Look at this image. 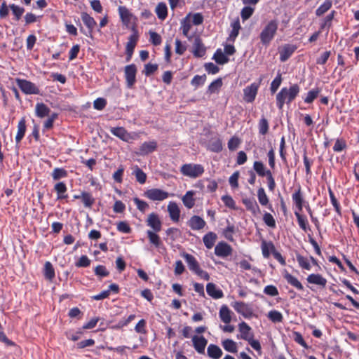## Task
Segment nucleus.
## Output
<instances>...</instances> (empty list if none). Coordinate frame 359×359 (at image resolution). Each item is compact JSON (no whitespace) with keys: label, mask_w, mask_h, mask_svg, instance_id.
<instances>
[{"label":"nucleus","mask_w":359,"mask_h":359,"mask_svg":"<svg viewBox=\"0 0 359 359\" xmlns=\"http://www.w3.org/2000/svg\"><path fill=\"white\" fill-rule=\"evenodd\" d=\"M146 224L151 229L146 232L149 244L159 252L165 251L166 248L158 233L161 231L163 226V222L159 215L154 212L149 214L146 219Z\"/></svg>","instance_id":"1"},{"label":"nucleus","mask_w":359,"mask_h":359,"mask_svg":"<svg viewBox=\"0 0 359 359\" xmlns=\"http://www.w3.org/2000/svg\"><path fill=\"white\" fill-rule=\"evenodd\" d=\"M300 87L295 83L290 86L289 88H283L276 95V106L279 109H282L285 103L290 104L299 95Z\"/></svg>","instance_id":"2"},{"label":"nucleus","mask_w":359,"mask_h":359,"mask_svg":"<svg viewBox=\"0 0 359 359\" xmlns=\"http://www.w3.org/2000/svg\"><path fill=\"white\" fill-rule=\"evenodd\" d=\"M278 28V21L276 19L271 20L264 26L260 34L261 43L267 47L274 39Z\"/></svg>","instance_id":"3"},{"label":"nucleus","mask_w":359,"mask_h":359,"mask_svg":"<svg viewBox=\"0 0 359 359\" xmlns=\"http://www.w3.org/2000/svg\"><path fill=\"white\" fill-rule=\"evenodd\" d=\"M181 256L185 259L189 269L191 271L205 280H210V277L209 273L201 268L198 262L194 256L185 252L182 253Z\"/></svg>","instance_id":"4"},{"label":"nucleus","mask_w":359,"mask_h":359,"mask_svg":"<svg viewBox=\"0 0 359 359\" xmlns=\"http://www.w3.org/2000/svg\"><path fill=\"white\" fill-rule=\"evenodd\" d=\"M238 329L241 333L240 338L247 341L257 351H260L262 349L261 344L258 340L254 339V334L251 327L245 322H241L238 325Z\"/></svg>","instance_id":"5"},{"label":"nucleus","mask_w":359,"mask_h":359,"mask_svg":"<svg viewBox=\"0 0 359 359\" xmlns=\"http://www.w3.org/2000/svg\"><path fill=\"white\" fill-rule=\"evenodd\" d=\"M180 172L184 176L196 179L204 173L205 169L201 164L186 163L181 166Z\"/></svg>","instance_id":"6"},{"label":"nucleus","mask_w":359,"mask_h":359,"mask_svg":"<svg viewBox=\"0 0 359 359\" xmlns=\"http://www.w3.org/2000/svg\"><path fill=\"white\" fill-rule=\"evenodd\" d=\"M143 196L152 201H163L169 197V193L158 188H152L146 190Z\"/></svg>","instance_id":"7"},{"label":"nucleus","mask_w":359,"mask_h":359,"mask_svg":"<svg viewBox=\"0 0 359 359\" xmlns=\"http://www.w3.org/2000/svg\"><path fill=\"white\" fill-rule=\"evenodd\" d=\"M16 83L22 90L26 95H39L40 94L39 88L32 82L22 79H16Z\"/></svg>","instance_id":"8"},{"label":"nucleus","mask_w":359,"mask_h":359,"mask_svg":"<svg viewBox=\"0 0 359 359\" xmlns=\"http://www.w3.org/2000/svg\"><path fill=\"white\" fill-rule=\"evenodd\" d=\"M262 81L260 78L259 82H254L243 89V100L246 102L251 103L255 100Z\"/></svg>","instance_id":"9"},{"label":"nucleus","mask_w":359,"mask_h":359,"mask_svg":"<svg viewBox=\"0 0 359 359\" xmlns=\"http://www.w3.org/2000/svg\"><path fill=\"white\" fill-rule=\"evenodd\" d=\"M139 39L138 32L135 28H133V34L129 36L128 41L126 43V61L130 60L133 54L135 48Z\"/></svg>","instance_id":"10"},{"label":"nucleus","mask_w":359,"mask_h":359,"mask_svg":"<svg viewBox=\"0 0 359 359\" xmlns=\"http://www.w3.org/2000/svg\"><path fill=\"white\" fill-rule=\"evenodd\" d=\"M81 18L84 23V25L86 26L88 29L87 32H83V28L81 27L80 30L81 32H83L86 36L92 38L93 37V33L95 29V27L97 25V22L95 20V19L91 17L88 13L86 12H83L81 14Z\"/></svg>","instance_id":"11"},{"label":"nucleus","mask_w":359,"mask_h":359,"mask_svg":"<svg viewBox=\"0 0 359 359\" xmlns=\"http://www.w3.org/2000/svg\"><path fill=\"white\" fill-rule=\"evenodd\" d=\"M126 86L132 88L136 83L137 67L135 64L128 65L124 69Z\"/></svg>","instance_id":"12"},{"label":"nucleus","mask_w":359,"mask_h":359,"mask_svg":"<svg viewBox=\"0 0 359 359\" xmlns=\"http://www.w3.org/2000/svg\"><path fill=\"white\" fill-rule=\"evenodd\" d=\"M292 199L297 208L296 211L302 212L306 201L300 185H298L297 188L292 194Z\"/></svg>","instance_id":"13"},{"label":"nucleus","mask_w":359,"mask_h":359,"mask_svg":"<svg viewBox=\"0 0 359 359\" xmlns=\"http://www.w3.org/2000/svg\"><path fill=\"white\" fill-rule=\"evenodd\" d=\"M306 281L309 284L318 286L320 289L325 288L327 280L320 273H311L306 277Z\"/></svg>","instance_id":"14"},{"label":"nucleus","mask_w":359,"mask_h":359,"mask_svg":"<svg viewBox=\"0 0 359 359\" xmlns=\"http://www.w3.org/2000/svg\"><path fill=\"white\" fill-rule=\"evenodd\" d=\"M242 203L245 205L246 210L250 212L253 215H257L260 212L259 206L254 198H243Z\"/></svg>","instance_id":"15"},{"label":"nucleus","mask_w":359,"mask_h":359,"mask_svg":"<svg viewBox=\"0 0 359 359\" xmlns=\"http://www.w3.org/2000/svg\"><path fill=\"white\" fill-rule=\"evenodd\" d=\"M232 253L231 247L225 242H219L215 248V254L221 257H226Z\"/></svg>","instance_id":"16"},{"label":"nucleus","mask_w":359,"mask_h":359,"mask_svg":"<svg viewBox=\"0 0 359 359\" xmlns=\"http://www.w3.org/2000/svg\"><path fill=\"white\" fill-rule=\"evenodd\" d=\"M187 225L194 231H200L205 226L206 222L200 216L194 215L188 220Z\"/></svg>","instance_id":"17"},{"label":"nucleus","mask_w":359,"mask_h":359,"mask_svg":"<svg viewBox=\"0 0 359 359\" xmlns=\"http://www.w3.org/2000/svg\"><path fill=\"white\" fill-rule=\"evenodd\" d=\"M206 53V48L205 47L202 39L197 36L194 39L193 43V54L196 57H202Z\"/></svg>","instance_id":"18"},{"label":"nucleus","mask_w":359,"mask_h":359,"mask_svg":"<svg viewBox=\"0 0 359 359\" xmlns=\"http://www.w3.org/2000/svg\"><path fill=\"white\" fill-rule=\"evenodd\" d=\"M168 212L170 219L177 223L180 221V209L176 202L170 201L168 205Z\"/></svg>","instance_id":"19"},{"label":"nucleus","mask_w":359,"mask_h":359,"mask_svg":"<svg viewBox=\"0 0 359 359\" xmlns=\"http://www.w3.org/2000/svg\"><path fill=\"white\" fill-rule=\"evenodd\" d=\"M297 49V46L293 44H285L279 50L280 60L281 62L287 61Z\"/></svg>","instance_id":"20"},{"label":"nucleus","mask_w":359,"mask_h":359,"mask_svg":"<svg viewBox=\"0 0 359 359\" xmlns=\"http://www.w3.org/2000/svg\"><path fill=\"white\" fill-rule=\"evenodd\" d=\"M110 133L125 142H129L133 139L131 135L123 127H112L110 128Z\"/></svg>","instance_id":"21"},{"label":"nucleus","mask_w":359,"mask_h":359,"mask_svg":"<svg viewBox=\"0 0 359 359\" xmlns=\"http://www.w3.org/2000/svg\"><path fill=\"white\" fill-rule=\"evenodd\" d=\"M192 342L195 350L198 353H204L208 341L203 336L194 335L192 337Z\"/></svg>","instance_id":"22"},{"label":"nucleus","mask_w":359,"mask_h":359,"mask_svg":"<svg viewBox=\"0 0 359 359\" xmlns=\"http://www.w3.org/2000/svg\"><path fill=\"white\" fill-rule=\"evenodd\" d=\"M283 278L285 279L288 284L296 288L297 290L303 291L304 290L303 285L298 280V278L290 274L286 270H285L283 273Z\"/></svg>","instance_id":"23"},{"label":"nucleus","mask_w":359,"mask_h":359,"mask_svg":"<svg viewBox=\"0 0 359 359\" xmlns=\"http://www.w3.org/2000/svg\"><path fill=\"white\" fill-rule=\"evenodd\" d=\"M57 194V200H63L68 198L67 187L64 182H57L53 187Z\"/></svg>","instance_id":"24"},{"label":"nucleus","mask_w":359,"mask_h":359,"mask_svg":"<svg viewBox=\"0 0 359 359\" xmlns=\"http://www.w3.org/2000/svg\"><path fill=\"white\" fill-rule=\"evenodd\" d=\"M257 198L262 206L267 208L271 211H273L272 204L269 202V198L263 187H259L257 189Z\"/></svg>","instance_id":"25"},{"label":"nucleus","mask_w":359,"mask_h":359,"mask_svg":"<svg viewBox=\"0 0 359 359\" xmlns=\"http://www.w3.org/2000/svg\"><path fill=\"white\" fill-rule=\"evenodd\" d=\"M294 215L297 218L298 225L302 231L306 233L311 231L308 219L305 215H302L301 212L299 211H294Z\"/></svg>","instance_id":"26"},{"label":"nucleus","mask_w":359,"mask_h":359,"mask_svg":"<svg viewBox=\"0 0 359 359\" xmlns=\"http://www.w3.org/2000/svg\"><path fill=\"white\" fill-rule=\"evenodd\" d=\"M118 14L123 25L128 26L131 21L133 15L129 9L123 6L118 8Z\"/></svg>","instance_id":"27"},{"label":"nucleus","mask_w":359,"mask_h":359,"mask_svg":"<svg viewBox=\"0 0 359 359\" xmlns=\"http://www.w3.org/2000/svg\"><path fill=\"white\" fill-rule=\"evenodd\" d=\"M27 130L25 117H22L18 124V131L15 136V142L19 144L23 139Z\"/></svg>","instance_id":"28"},{"label":"nucleus","mask_w":359,"mask_h":359,"mask_svg":"<svg viewBox=\"0 0 359 359\" xmlns=\"http://www.w3.org/2000/svg\"><path fill=\"white\" fill-rule=\"evenodd\" d=\"M157 148V142L155 140L144 142L140 147V153L142 155H147L154 151Z\"/></svg>","instance_id":"29"},{"label":"nucleus","mask_w":359,"mask_h":359,"mask_svg":"<svg viewBox=\"0 0 359 359\" xmlns=\"http://www.w3.org/2000/svg\"><path fill=\"white\" fill-rule=\"evenodd\" d=\"M231 31L229 34L228 40L234 42L236 37L238 36L240 29H241L240 20L238 18L231 22Z\"/></svg>","instance_id":"30"},{"label":"nucleus","mask_w":359,"mask_h":359,"mask_svg":"<svg viewBox=\"0 0 359 359\" xmlns=\"http://www.w3.org/2000/svg\"><path fill=\"white\" fill-rule=\"evenodd\" d=\"M50 112V108L43 102H39L35 106V114L39 118H44L49 116Z\"/></svg>","instance_id":"31"},{"label":"nucleus","mask_w":359,"mask_h":359,"mask_svg":"<svg viewBox=\"0 0 359 359\" xmlns=\"http://www.w3.org/2000/svg\"><path fill=\"white\" fill-rule=\"evenodd\" d=\"M206 292L209 296L214 299H219L224 296L223 292L217 289L216 285L212 283H209L206 285Z\"/></svg>","instance_id":"32"},{"label":"nucleus","mask_w":359,"mask_h":359,"mask_svg":"<svg viewBox=\"0 0 359 359\" xmlns=\"http://www.w3.org/2000/svg\"><path fill=\"white\" fill-rule=\"evenodd\" d=\"M261 249L263 257L264 258H269L271 253H273L276 250L274 244L271 241H266L263 240L261 244Z\"/></svg>","instance_id":"33"},{"label":"nucleus","mask_w":359,"mask_h":359,"mask_svg":"<svg viewBox=\"0 0 359 359\" xmlns=\"http://www.w3.org/2000/svg\"><path fill=\"white\" fill-rule=\"evenodd\" d=\"M232 311L226 305H222L220 308L219 316L221 320L225 324H229L231 321Z\"/></svg>","instance_id":"34"},{"label":"nucleus","mask_w":359,"mask_h":359,"mask_svg":"<svg viewBox=\"0 0 359 359\" xmlns=\"http://www.w3.org/2000/svg\"><path fill=\"white\" fill-rule=\"evenodd\" d=\"M81 200L85 208L91 209L95 202V199L90 192L82 191L81 193Z\"/></svg>","instance_id":"35"},{"label":"nucleus","mask_w":359,"mask_h":359,"mask_svg":"<svg viewBox=\"0 0 359 359\" xmlns=\"http://www.w3.org/2000/svg\"><path fill=\"white\" fill-rule=\"evenodd\" d=\"M207 353L212 359H219L222 355V351L218 346L211 344L208 347Z\"/></svg>","instance_id":"36"},{"label":"nucleus","mask_w":359,"mask_h":359,"mask_svg":"<svg viewBox=\"0 0 359 359\" xmlns=\"http://www.w3.org/2000/svg\"><path fill=\"white\" fill-rule=\"evenodd\" d=\"M194 194V191H188L182 198L184 205L188 209H191L195 205Z\"/></svg>","instance_id":"37"},{"label":"nucleus","mask_w":359,"mask_h":359,"mask_svg":"<svg viewBox=\"0 0 359 359\" xmlns=\"http://www.w3.org/2000/svg\"><path fill=\"white\" fill-rule=\"evenodd\" d=\"M217 234L214 232L210 231L204 235L203 238V241L205 245V246L208 249H211L217 240Z\"/></svg>","instance_id":"38"},{"label":"nucleus","mask_w":359,"mask_h":359,"mask_svg":"<svg viewBox=\"0 0 359 359\" xmlns=\"http://www.w3.org/2000/svg\"><path fill=\"white\" fill-rule=\"evenodd\" d=\"M253 169L260 177H266L267 173H271V171L266 168L265 165L262 161H255L253 163Z\"/></svg>","instance_id":"39"},{"label":"nucleus","mask_w":359,"mask_h":359,"mask_svg":"<svg viewBox=\"0 0 359 359\" xmlns=\"http://www.w3.org/2000/svg\"><path fill=\"white\" fill-rule=\"evenodd\" d=\"M155 12L160 20H164L168 16L166 4L163 2L158 3L156 7Z\"/></svg>","instance_id":"40"},{"label":"nucleus","mask_w":359,"mask_h":359,"mask_svg":"<svg viewBox=\"0 0 359 359\" xmlns=\"http://www.w3.org/2000/svg\"><path fill=\"white\" fill-rule=\"evenodd\" d=\"M68 176V172L63 168H55L51 172V177L54 181H59Z\"/></svg>","instance_id":"41"},{"label":"nucleus","mask_w":359,"mask_h":359,"mask_svg":"<svg viewBox=\"0 0 359 359\" xmlns=\"http://www.w3.org/2000/svg\"><path fill=\"white\" fill-rule=\"evenodd\" d=\"M296 259L300 268L307 271L311 270V265L310 264L309 259L307 257H304L303 255L299 253H297Z\"/></svg>","instance_id":"42"},{"label":"nucleus","mask_w":359,"mask_h":359,"mask_svg":"<svg viewBox=\"0 0 359 359\" xmlns=\"http://www.w3.org/2000/svg\"><path fill=\"white\" fill-rule=\"evenodd\" d=\"M43 275L48 280H52L55 276V269L50 262H46L44 264Z\"/></svg>","instance_id":"43"},{"label":"nucleus","mask_w":359,"mask_h":359,"mask_svg":"<svg viewBox=\"0 0 359 359\" xmlns=\"http://www.w3.org/2000/svg\"><path fill=\"white\" fill-rule=\"evenodd\" d=\"M336 14L335 11H332L330 13H329L323 20L320 26V29L323 31L325 28H327L328 29L332 26V21L334 18V15Z\"/></svg>","instance_id":"44"},{"label":"nucleus","mask_w":359,"mask_h":359,"mask_svg":"<svg viewBox=\"0 0 359 359\" xmlns=\"http://www.w3.org/2000/svg\"><path fill=\"white\" fill-rule=\"evenodd\" d=\"M332 6V0H325L323 4H321L316 11V15L317 16H321L327 12Z\"/></svg>","instance_id":"45"},{"label":"nucleus","mask_w":359,"mask_h":359,"mask_svg":"<svg viewBox=\"0 0 359 359\" xmlns=\"http://www.w3.org/2000/svg\"><path fill=\"white\" fill-rule=\"evenodd\" d=\"M328 193L330 198L331 203L332 204L333 207L334 208V210L339 215H341V209L340 206L339 202L337 201L333 191L330 187L328 188Z\"/></svg>","instance_id":"46"},{"label":"nucleus","mask_w":359,"mask_h":359,"mask_svg":"<svg viewBox=\"0 0 359 359\" xmlns=\"http://www.w3.org/2000/svg\"><path fill=\"white\" fill-rule=\"evenodd\" d=\"M213 59L219 65H224L229 62V58L219 48L215 51L213 55Z\"/></svg>","instance_id":"47"},{"label":"nucleus","mask_w":359,"mask_h":359,"mask_svg":"<svg viewBox=\"0 0 359 359\" xmlns=\"http://www.w3.org/2000/svg\"><path fill=\"white\" fill-rule=\"evenodd\" d=\"M267 317L271 322L274 323H281L283 320V316L282 313L276 310L270 311L268 313Z\"/></svg>","instance_id":"48"},{"label":"nucleus","mask_w":359,"mask_h":359,"mask_svg":"<svg viewBox=\"0 0 359 359\" xmlns=\"http://www.w3.org/2000/svg\"><path fill=\"white\" fill-rule=\"evenodd\" d=\"M133 174L135 176L136 180L141 184H143L146 182L147 180V175L146 173L140 169L137 165L135 166V168L133 171Z\"/></svg>","instance_id":"49"},{"label":"nucleus","mask_w":359,"mask_h":359,"mask_svg":"<svg viewBox=\"0 0 359 359\" xmlns=\"http://www.w3.org/2000/svg\"><path fill=\"white\" fill-rule=\"evenodd\" d=\"M223 348L229 352L231 353H236L237 352V346L236 343L232 339H225L222 341Z\"/></svg>","instance_id":"50"},{"label":"nucleus","mask_w":359,"mask_h":359,"mask_svg":"<svg viewBox=\"0 0 359 359\" xmlns=\"http://www.w3.org/2000/svg\"><path fill=\"white\" fill-rule=\"evenodd\" d=\"M222 79L218 78L213 81L208 86V90L210 93H218L221 87L222 86Z\"/></svg>","instance_id":"51"},{"label":"nucleus","mask_w":359,"mask_h":359,"mask_svg":"<svg viewBox=\"0 0 359 359\" xmlns=\"http://www.w3.org/2000/svg\"><path fill=\"white\" fill-rule=\"evenodd\" d=\"M259 133L260 135H265L269 128V125L267 119L262 116L258 123Z\"/></svg>","instance_id":"52"},{"label":"nucleus","mask_w":359,"mask_h":359,"mask_svg":"<svg viewBox=\"0 0 359 359\" xmlns=\"http://www.w3.org/2000/svg\"><path fill=\"white\" fill-rule=\"evenodd\" d=\"M320 93V89L318 88H313L311 90H309L307 93L306 97L304 98V102L307 104L312 103L314 100H316L319 93Z\"/></svg>","instance_id":"53"},{"label":"nucleus","mask_w":359,"mask_h":359,"mask_svg":"<svg viewBox=\"0 0 359 359\" xmlns=\"http://www.w3.org/2000/svg\"><path fill=\"white\" fill-rule=\"evenodd\" d=\"M263 222L267 226L270 228L274 229L276 226V220L273 216L269 212H264L263 215Z\"/></svg>","instance_id":"54"},{"label":"nucleus","mask_w":359,"mask_h":359,"mask_svg":"<svg viewBox=\"0 0 359 359\" xmlns=\"http://www.w3.org/2000/svg\"><path fill=\"white\" fill-rule=\"evenodd\" d=\"M283 81L282 75L278 73L275 79L271 83L270 90L272 94L275 93L279 88Z\"/></svg>","instance_id":"55"},{"label":"nucleus","mask_w":359,"mask_h":359,"mask_svg":"<svg viewBox=\"0 0 359 359\" xmlns=\"http://www.w3.org/2000/svg\"><path fill=\"white\" fill-rule=\"evenodd\" d=\"M221 200L227 208L234 210H237L236 202L230 195L222 196Z\"/></svg>","instance_id":"56"},{"label":"nucleus","mask_w":359,"mask_h":359,"mask_svg":"<svg viewBox=\"0 0 359 359\" xmlns=\"http://www.w3.org/2000/svg\"><path fill=\"white\" fill-rule=\"evenodd\" d=\"M235 229L236 228L233 224H229L228 226L223 230V236L228 241H233V234L235 233Z\"/></svg>","instance_id":"57"},{"label":"nucleus","mask_w":359,"mask_h":359,"mask_svg":"<svg viewBox=\"0 0 359 359\" xmlns=\"http://www.w3.org/2000/svg\"><path fill=\"white\" fill-rule=\"evenodd\" d=\"M209 149L213 152H220L223 149L222 140L219 138H217L210 142Z\"/></svg>","instance_id":"58"},{"label":"nucleus","mask_w":359,"mask_h":359,"mask_svg":"<svg viewBox=\"0 0 359 359\" xmlns=\"http://www.w3.org/2000/svg\"><path fill=\"white\" fill-rule=\"evenodd\" d=\"M133 201L136 205L137 210L141 212L144 213L149 208V204L146 201H142L137 197L134 198Z\"/></svg>","instance_id":"59"},{"label":"nucleus","mask_w":359,"mask_h":359,"mask_svg":"<svg viewBox=\"0 0 359 359\" xmlns=\"http://www.w3.org/2000/svg\"><path fill=\"white\" fill-rule=\"evenodd\" d=\"M255 9L250 6H245L242 8L241 16L243 21L248 20L253 14Z\"/></svg>","instance_id":"60"},{"label":"nucleus","mask_w":359,"mask_h":359,"mask_svg":"<svg viewBox=\"0 0 359 359\" xmlns=\"http://www.w3.org/2000/svg\"><path fill=\"white\" fill-rule=\"evenodd\" d=\"M95 274L100 278L107 277L109 275V271L104 265H98L94 269Z\"/></svg>","instance_id":"61"},{"label":"nucleus","mask_w":359,"mask_h":359,"mask_svg":"<svg viewBox=\"0 0 359 359\" xmlns=\"http://www.w3.org/2000/svg\"><path fill=\"white\" fill-rule=\"evenodd\" d=\"M240 176L239 171H235L229 177V182L232 189L238 188V178Z\"/></svg>","instance_id":"62"},{"label":"nucleus","mask_w":359,"mask_h":359,"mask_svg":"<svg viewBox=\"0 0 359 359\" xmlns=\"http://www.w3.org/2000/svg\"><path fill=\"white\" fill-rule=\"evenodd\" d=\"M10 8L13 13V15L15 17V20H19L22 16V15L25 12V9L22 7H20L19 6H17L15 4H11L10 5Z\"/></svg>","instance_id":"63"},{"label":"nucleus","mask_w":359,"mask_h":359,"mask_svg":"<svg viewBox=\"0 0 359 359\" xmlns=\"http://www.w3.org/2000/svg\"><path fill=\"white\" fill-rule=\"evenodd\" d=\"M149 36H150L149 41L154 46H156L161 43L162 38L160 36V34H158L157 32H153V31H149Z\"/></svg>","instance_id":"64"}]
</instances>
